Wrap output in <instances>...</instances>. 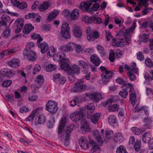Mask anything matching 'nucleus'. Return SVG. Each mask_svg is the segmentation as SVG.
<instances>
[{
  "label": "nucleus",
  "instance_id": "f257e3e1",
  "mask_svg": "<svg viewBox=\"0 0 153 153\" xmlns=\"http://www.w3.org/2000/svg\"><path fill=\"white\" fill-rule=\"evenodd\" d=\"M57 103L54 101H49L46 104V109L52 114H55L57 111Z\"/></svg>",
  "mask_w": 153,
  "mask_h": 153
},
{
  "label": "nucleus",
  "instance_id": "f03ea898",
  "mask_svg": "<svg viewBox=\"0 0 153 153\" xmlns=\"http://www.w3.org/2000/svg\"><path fill=\"white\" fill-rule=\"evenodd\" d=\"M74 126V125L71 124L69 126L66 127L65 130L64 131L63 136L65 137L64 144L65 146H68L69 144V137L70 135Z\"/></svg>",
  "mask_w": 153,
  "mask_h": 153
},
{
  "label": "nucleus",
  "instance_id": "7ed1b4c3",
  "mask_svg": "<svg viewBox=\"0 0 153 153\" xmlns=\"http://www.w3.org/2000/svg\"><path fill=\"white\" fill-rule=\"evenodd\" d=\"M136 27V23L133 22L131 27L127 29L125 33L123 34V36L125 41L127 43L131 39V34L133 33L134 30Z\"/></svg>",
  "mask_w": 153,
  "mask_h": 153
},
{
  "label": "nucleus",
  "instance_id": "20e7f679",
  "mask_svg": "<svg viewBox=\"0 0 153 153\" xmlns=\"http://www.w3.org/2000/svg\"><path fill=\"white\" fill-rule=\"evenodd\" d=\"M97 0H90L89 1H87L86 2H82L79 6V8L82 10H85L91 14H93V13L91 10H89V8L92 4L93 2H96Z\"/></svg>",
  "mask_w": 153,
  "mask_h": 153
},
{
  "label": "nucleus",
  "instance_id": "39448f33",
  "mask_svg": "<svg viewBox=\"0 0 153 153\" xmlns=\"http://www.w3.org/2000/svg\"><path fill=\"white\" fill-rule=\"evenodd\" d=\"M53 80L59 85H64L67 81L66 77L61 75L60 73L54 74L53 76Z\"/></svg>",
  "mask_w": 153,
  "mask_h": 153
},
{
  "label": "nucleus",
  "instance_id": "423d86ee",
  "mask_svg": "<svg viewBox=\"0 0 153 153\" xmlns=\"http://www.w3.org/2000/svg\"><path fill=\"white\" fill-rule=\"evenodd\" d=\"M113 74V73L111 71L108 70L105 72L102 73L101 76L103 84L105 85L109 81L110 78L112 77Z\"/></svg>",
  "mask_w": 153,
  "mask_h": 153
},
{
  "label": "nucleus",
  "instance_id": "0eeeda50",
  "mask_svg": "<svg viewBox=\"0 0 153 153\" xmlns=\"http://www.w3.org/2000/svg\"><path fill=\"white\" fill-rule=\"evenodd\" d=\"M86 97L91 99L94 102H97L102 99V94L100 92L95 93L93 94L88 93L86 94Z\"/></svg>",
  "mask_w": 153,
  "mask_h": 153
},
{
  "label": "nucleus",
  "instance_id": "6e6552de",
  "mask_svg": "<svg viewBox=\"0 0 153 153\" xmlns=\"http://www.w3.org/2000/svg\"><path fill=\"white\" fill-rule=\"evenodd\" d=\"M79 143L83 150H86L88 147V140L85 136L81 137L79 140Z\"/></svg>",
  "mask_w": 153,
  "mask_h": 153
},
{
  "label": "nucleus",
  "instance_id": "1a4fd4ad",
  "mask_svg": "<svg viewBox=\"0 0 153 153\" xmlns=\"http://www.w3.org/2000/svg\"><path fill=\"white\" fill-rule=\"evenodd\" d=\"M9 66L11 68H17L20 66V60L19 59L13 58L7 62Z\"/></svg>",
  "mask_w": 153,
  "mask_h": 153
},
{
  "label": "nucleus",
  "instance_id": "9d476101",
  "mask_svg": "<svg viewBox=\"0 0 153 153\" xmlns=\"http://www.w3.org/2000/svg\"><path fill=\"white\" fill-rule=\"evenodd\" d=\"M83 117V114L81 111H76L70 116L71 119L74 121H79L80 118H82Z\"/></svg>",
  "mask_w": 153,
  "mask_h": 153
},
{
  "label": "nucleus",
  "instance_id": "9b49d317",
  "mask_svg": "<svg viewBox=\"0 0 153 153\" xmlns=\"http://www.w3.org/2000/svg\"><path fill=\"white\" fill-rule=\"evenodd\" d=\"M87 87L85 85H75V86L71 90L72 92H81L85 91Z\"/></svg>",
  "mask_w": 153,
  "mask_h": 153
},
{
  "label": "nucleus",
  "instance_id": "f8f14e48",
  "mask_svg": "<svg viewBox=\"0 0 153 153\" xmlns=\"http://www.w3.org/2000/svg\"><path fill=\"white\" fill-rule=\"evenodd\" d=\"M1 72V74L6 77L10 78L14 75L12 70L9 68H5L2 69Z\"/></svg>",
  "mask_w": 153,
  "mask_h": 153
},
{
  "label": "nucleus",
  "instance_id": "ddd939ff",
  "mask_svg": "<svg viewBox=\"0 0 153 153\" xmlns=\"http://www.w3.org/2000/svg\"><path fill=\"white\" fill-rule=\"evenodd\" d=\"M90 61L97 67L102 62L100 58L95 54H93L91 56Z\"/></svg>",
  "mask_w": 153,
  "mask_h": 153
},
{
  "label": "nucleus",
  "instance_id": "4468645a",
  "mask_svg": "<svg viewBox=\"0 0 153 153\" xmlns=\"http://www.w3.org/2000/svg\"><path fill=\"white\" fill-rule=\"evenodd\" d=\"M44 81L43 76L42 75H39L35 80V86L37 88H39Z\"/></svg>",
  "mask_w": 153,
  "mask_h": 153
},
{
  "label": "nucleus",
  "instance_id": "2eb2a0df",
  "mask_svg": "<svg viewBox=\"0 0 153 153\" xmlns=\"http://www.w3.org/2000/svg\"><path fill=\"white\" fill-rule=\"evenodd\" d=\"M15 23L17 26L16 30V33L19 32L22 29L24 25V21L22 19H18L16 20Z\"/></svg>",
  "mask_w": 153,
  "mask_h": 153
},
{
  "label": "nucleus",
  "instance_id": "dca6fc26",
  "mask_svg": "<svg viewBox=\"0 0 153 153\" xmlns=\"http://www.w3.org/2000/svg\"><path fill=\"white\" fill-rule=\"evenodd\" d=\"M66 118L65 117H62L60 120V123L58 128V133L59 134H61L65 126Z\"/></svg>",
  "mask_w": 153,
  "mask_h": 153
},
{
  "label": "nucleus",
  "instance_id": "f3484780",
  "mask_svg": "<svg viewBox=\"0 0 153 153\" xmlns=\"http://www.w3.org/2000/svg\"><path fill=\"white\" fill-rule=\"evenodd\" d=\"M24 55L27 56L28 59L31 61L35 60L37 58L36 53L33 51H28L27 55Z\"/></svg>",
  "mask_w": 153,
  "mask_h": 153
},
{
  "label": "nucleus",
  "instance_id": "a211bd4d",
  "mask_svg": "<svg viewBox=\"0 0 153 153\" xmlns=\"http://www.w3.org/2000/svg\"><path fill=\"white\" fill-rule=\"evenodd\" d=\"M83 122V123L82 124L81 126V130L85 131L86 132H90L91 130V128L90 127L88 123L87 122V121L85 120H84Z\"/></svg>",
  "mask_w": 153,
  "mask_h": 153
},
{
  "label": "nucleus",
  "instance_id": "6ab92c4d",
  "mask_svg": "<svg viewBox=\"0 0 153 153\" xmlns=\"http://www.w3.org/2000/svg\"><path fill=\"white\" fill-rule=\"evenodd\" d=\"M101 115V114L100 113L93 114L91 117V121L94 124H97Z\"/></svg>",
  "mask_w": 153,
  "mask_h": 153
},
{
  "label": "nucleus",
  "instance_id": "aec40b11",
  "mask_svg": "<svg viewBox=\"0 0 153 153\" xmlns=\"http://www.w3.org/2000/svg\"><path fill=\"white\" fill-rule=\"evenodd\" d=\"M34 44L33 42H28L26 48L23 52V54L26 55L28 51H33L32 50L34 48Z\"/></svg>",
  "mask_w": 153,
  "mask_h": 153
},
{
  "label": "nucleus",
  "instance_id": "412c9836",
  "mask_svg": "<svg viewBox=\"0 0 153 153\" xmlns=\"http://www.w3.org/2000/svg\"><path fill=\"white\" fill-rule=\"evenodd\" d=\"M38 46L41 49V52L42 53H45L49 48L48 44L45 42L39 43Z\"/></svg>",
  "mask_w": 153,
  "mask_h": 153
},
{
  "label": "nucleus",
  "instance_id": "4be33fe9",
  "mask_svg": "<svg viewBox=\"0 0 153 153\" xmlns=\"http://www.w3.org/2000/svg\"><path fill=\"white\" fill-rule=\"evenodd\" d=\"M123 137L120 132H117L114 135V141L117 143L119 142L120 143L123 141Z\"/></svg>",
  "mask_w": 153,
  "mask_h": 153
},
{
  "label": "nucleus",
  "instance_id": "5701e85b",
  "mask_svg": "<svg viewBox=\"0 0 153 153\" xmlns=\"http://www.w3.org/2000/svg\"><path fill=\"white\" fill-rule=\"evenodd\" d=\"M143 126L146 129L150 128H151L152 120L151 118L149 117L144 118L143 120Z\"/></svg>",
  "mask_w": 153,
  "mask_h": 153
},
{
  "label": "nucleus",
  "instance_id": "b1692460",
  "mask_svg": "<svg viewBox=\"0 0 153 153\" xmlns=\"http://www.w3.org/2000/svg\"><path fill=\"white\" fill-rule=\"evenodd\" d=\"M35 121L37 124H44L46 121L45 117L43 115H40L36 118Z\"/></svg>",
  "mask_w": 153,
  "mask_h": 153
},
{
  "label": "nucleus",
  "instance_id": "393cba45",
  "mask_svg": "<svg viewBox=\"0 0 153 153\" xmlns=\"http://www.w3.org/2000/svg\"><path fill=\"white\" fill-rule=\"evenodd\" d=\"M74 35L77 38H81L82 33L81 28L79 27H74L72 31Z\"/></svg>",
  "mask_w": 153,
  "mask_h": 153
},
{
  "label": "nucleus",
  "instance_id": "a878e982",
  "mask_svg": "<svg viewBox=\"0 0 153 153\" xmlns=\"http://www.w3.org/2000/svg\"><path fill=\"white\" fill-rule=\"evenodd\" d=\"M112 45L114 46L117 47H123L125 45V43L123 41L122 38L120 39V40H117L115 39H113Z\"/></svg>",
  "mask_w": 153,
  "mask_h": 153
},
{
  "label": "nucleus",
  "instance_id": "bb28decb",
  "mask_svg": "<svg viewBox=\"0 0 153 153\" xmlns=\"http://www.w3.org/2000/svg\"><path fill=\"white\" fill-rule=\"evenodd\" d=\"M86 108L88 109L87 117L88 118L90 117V115L94 109V106L92 103H90L88 105L86 106Z\"/></svg>",
  "mask_w": 153,
  "mask_h": 153
},
{
  "label": "nucleus",
  "instance_id": "cd10ccee",
  "mask_svg": "<svg viewBox=\"0 0 153 153\" xmlns=\"http://www.w3.org/2000/svg\"><path fill=\"white\" fill-rule=\"evenodd\" d=\"M134 65L135 67L133 65L128 66L127 65H124V68L128 70V71H132L134 73L137 74L138 72V69L135 67L136 64L135 63H134Z\"/></svg>",
  "mask_w": 153,
  "mask_h": 153
},
{
  "label": "nucleus",
  "instance_id": "c85d7f7f",
  "mask_svg": "<svg viewBox=\"0 0 153 153\" xmlns=\"http://www.w3.org/2000/svg\"><path fill=\"white\" fill-rule=\"evenodd\" d=\"M69 70L68 73H71L74 74H78L80 72L79 68L76 65H73L72 68L71 67Z\"/></svg>",
  "mask_w": 153,
  "mask_h": 153
},
{
  "label": "nucleus",
  "instance_id": "c756f323",
  "mask_svg": "<svg viewBox=\"0 0 153 153\" xmlns=\"http://www.w3.org/2000/svg\"><path fill=\"white\" fill-rule=\"evenodd\" d=\"M34 28V26L30 24H26L23 30V32L25 34H28L30 33Z\"/></svg>",
  "mask_w": 153,
  "mask_h": 153
},
{
  "label": "nucleus",
  "instance_id": "7c9ffc66",
  "mask_svg": "<svg viewBox=\"0 0 153 153\" xmlns=\"http://www.w3.org/2000/svg\"><path fill=\"white\" fill-rule=\"evenodd\" d=\"M79 16L78 10L76 9H74L70 14V16L72 20H76L78 19Z\"/></svg>",
  "mask_w": 153,
  "mask_h": 153
},
{
  "label": "nucleus",
  "instance_id": "2f4dec72",
  "mask_svg": "<svg viewBox=\"0 0 153 153\" xmlns=\"http://www.w3.org/2000/svg\"><path fill=\"white\" fill-rule=\"evenodd\" d=\"M152 137L151 133L149 132L145 133L143 135L142 140L143 142L145 143H149L151 140Z\"/></svg>",
  "mask_w": 153,
  "mask_h": 153
},
{
  "label": "nucleus",
  "instance_id": "473e14b6",
  "mask_svg": "<svg viewBox=\"0 0 153 153\" xmlns=\"http://www.w3.org/2000/svg\"><path fill=\"white\" fill-rule=\"evenodd\" d=\"M59 13V10H54L53 12L49 15L48 17V19L49 21L52 20L53 19L56 17Z\"/></svg>",
  "mask_w": 153,
  "mask_h": 153
},
{
  "label": "nucleus",
  "instance_id": "72a5a7b5",
  "mask_svg": "<svg viewBox=\"0 0 153 153\" xmlns=\"http://www.w3.org/2000/svg\"><path fill=\"white\" fill-rule=\"evenodd\" d=\"M67 62H62L61 65V68L62 70L67 71L68 73V71L71 67Z\"/></svg>",
  "mask_w": 153,
  "mask_h": 153
},
{
  "label": "nucleus",
  "instance_id": "f704fd0d",
  "mask_svg": "<svg viewBox=\"0 0 153 153\" xmlns=\"http://www.w3.org/2000/svg\"><path fill=\"white\" fill-rule=\"evenodd\" d=\"M49 6L48 2H45L40 6L39 7V10L41 12L44 11L48 9Z\"/></svg>",
  "mask_w": 153,
  "mask_h": 153
},
{
  "label": "nucleus",
  "instance_id": "c9c22d12",
  "mask_svg": "<svg viewBox=\"0 0 153 153\" xmlns=\"http://www.w3.org/2000/svg\"><path fill=\"white\" fill-rule=\"evenodd\" d=\"M75 45L74 42H70L65 45L66 52H70L73 50V48Z\"/></svg>",
  "mask_w": 153,
  "mask_h": 153
},
{
  "label": "nucleus",
  "instance_id": "e433bc0d",
  "mask_svg": "<svg viewBox=\"0 0 153 153\" xmlns=\"http://www.w3.org/2000/svg\"><path fill=\"white\" fill-rule=\"evenodd\" d=\"M11 35V30L9 27H7L4 31L2 36L4 38H9Z\"/></svg>",
  "mask_w": 153,
  "mask_h": 153
},
{
  "label": "nucleus",
  "instance_id": "4c0bfd02",
  "mask_svg": "<svg viewBox=\"0 0 153 153\" xmlns=\"http://www.w3.org/2000/svg\"><path fill=\"white\" fill-rule=\"evenodd\" d=\"M119 105L117 104H114L111 105H109L108 110L109 112L118 111Z\"/></svg>",
  "mask_w": 153,
  "mask_h": 153
},
{
  "label": "nucleus",
  "instance_id": "58836bf2",
  "mask_svg": "<svg viewBox=\"0 0 153 153\" xmlns=\"http://www.w3.org/2000/svg\"><path fill=\"white\" fill-rule=\"evenodd\" d=\"M108 122L111 125L114 126L113 124L116 122V117L113 115H110L108 118Z\"/></svg>",
  "mask_w": 153,
  "mask_h": 153
},
{
  "label": "nucleus",
  "instance_id": "ea45409f",
  "mask_svg": "<svg viewBox=\"0 0 153 153\" xmlns=\"http://www.w3.org/2000/svg\"><path fill=\"white\" fill-rule=\"evenodd\" d=\"M116 153H127L126 148L123 145H120L117 148Z\"/></svg>",
  "mask_w": 153,
  "mask_h": 153
},
{
  "label": "nucleus",
  "instance_id": "a19ab883",
  "mask_svg": "<svg viewBox=\"0 0 153 153\" xmlns=\"http://www.w3.org/2000/svg\"><path fill=\"white\" fill-rule=\"evenodd\" d=\"M31 38L34 39H38L37 43H39L43 40L42 38L41 37L40 35L39 34L33 33L31 35Z\"/></svg>",
  "mask_w": 153,
  "mask_h": 153
},
{
  "label": "nucleus",
  "instance_id": "79ce46f5",
  "mask_svg": "<svg viewBox=\"0 0 153 153\" xmlns=\"http://www.w3.org/2000/svg\"><path fill=\"white\" fill-rule=\"evenodd\" d=\"M130 100L132 105H134L136 102V94L135 93H130Z\"/></svg>",
  "mask_w": 153,
  "mask_h": 153
},
{
  "label": "nucleus",
  "instance_id": "37998d69",
  "mask_svg": "<svg viewBox=\"0 0 153 153\" xmlns=\"http://www.w3.org/2000/svg\"><path fill=\"white\" fill-rule=\"evenodd\" d=\"M132 71H128L127 75L129 78L130 80L132 81L135 80L136 79V76L133 72Z\"/></svg>",
  "mask_w": 153,
  "mask_h": 153
},
{
  "label": "nucleus",
  "instance_id": "c03bdc74",
  "mask_svg": "<svg viewBox=\"0 0 153 153\" xmlns=\"http://www.w3.org/2000/svg\"><path fill=\"white\" fill-rule=\"evenodd\" d=\"M82 21L87 24L91 23L93 21V16L89 17L88 16H86L82 19Z\"/></svg>",
  "mask_w": 153,
  "mask_h": 153
},
{
  "label": "nucleus",
  "instance_id": "a18cd8bd",
  "mask_svg": "<svg viewBox=\"0 0 153 153\" xmlns=\"http://www.w3.org/2000/svg\"><path fill=\"white\" fill-rule=\"evenodd\" d=\"M59 54L60 59L61 62H62V61H64L65 62H69V59L66 58L65 53L62 52H60Z\"/></svg>",
  "mask_w": 153,
  "mask_h": 153
},
{
  "label": "nucleus",
  "instance_id": "49530a36",
  "mask_svg": "<svg viewBox=\"0 0 153 153\" xmlns=\"http://www.w3.org/2000/svg\"><path fill=\"white\" fill-rule=\"evenodd\" d=\"M70 30L64 31L63 33L62 31H61L62 36L66 39H68L70 38L71 35L70 34Z\"/></svg>",
  "mask_w": 153,
  "mask_h": 153
},
{
  "label": "nucleus",
  "instance_id": "de8ad7c7",
  "mask_svg": "<svg viewBox=\"0 0 153 153\" xmlns=\"http://www.w3.org/2000/svg\"><path fill=\"white\" fill-rule=\"evenodd\" d=\"M141 41L144 43L147 42L149 39V35L145 33H144L141 38Z\"/></svg>",
  "mask_w": 153,
  "mask_h": 153
},
{
  "label": "nucleus",
  "instance_id": "09e8293b",
  "mask_svg": "<svg viewBox=\"0 0 153 153\" xmlns=\"http://www.w3.org/2000/svg\"><path fill=\"white\" fill-rule=\"evenodd\" d=\"M18 5V6L16 7L22 10L26 8L27 6V4L25 2H22L21 3L19 2Z\"/></svg>",
  "mask_w": 153,
  "mask_h": 153
},
{
  "label": "nucleus",
  "instance_id": "8fccbe9b",
  "mask_svg": "<svg viewBox=\"0 0 153 153\" xmlns=\"http://www.w3.org/2000/svg\"><path fill=\"white\" fill-rule=\"evenodd\" d=\"M56 68L55 65L52 64H49L48 65L46 68V70L47 71H51L54 70Z\"/></svg>",
  "mask_w": 153,
  "mask_h": 153
},
{
  "label": "nucleus",
  "instance_id": "3c124183",
  "mask_svg": "<svg viewBox=\"0 0 153 153\" xmlns=\"http://www.w3.org/2000/svg\"><path fill=\"white\" fill-rule=\"evenodd\" d=\"M97 50L100 53L102 56H103L105 55V52L104 51V48L100 45H98L97 46Z\"/></svg>",
  "mask_w": 153,
  "mask_h": 153
},
{
  "label": "nucleus",
  "instance_id": "603ef678",
  "mask_svg": "<svg viewBox=\"0 0 153 153\" xmlns=\"http://www.w3.org/2000/svg\"><path fill=\"white\" fill-rule=\"evenodd\" d=\"M101 149L99 146L98 145H95L91 149V152H100Z\"/></svg>",
  "mask_w": 153,
  "mask_h": 153
},
{
  "label": "nucleus",
  "instance_id": "864d4df0",
  "mask_svg": "<svg viewBox=\"0 0 153 153\" xmlns=\"http://www.w3.org/2000/svg\"><path fill=\"white\" fill-rule=\"evenodd\" d=\"M128 91L124 90H122L119 93V94L123 98H126L128 95Z\"/></svg>",
  "mask_w": 153,
  "mask_h": 153
},
{
  "label": "nucleus",
  "instance_id": "5fc2aeb1",
  "mask_svg": "<svg viewBox=\"0 0 153 153\" xmlns=\"http://www.w3.org/2000/svg\"><path fill=\"white\" fill-rule=\"evenodd\" d=\"M61 31L63 33L64 31H69L70 28L69 27L67 23L63 24L61 27Z\"/></svg>",
  "mask_w": 153,
  "mask_h": 153
},
{
  "label": "nucleus",
  "instance_id": "6e6d98bb",
  "mask_svg": "<svg viewBox=\"0 0 153 153\" xmlns=\"http://www.w3.org/2000/svg\"><path fill=\"white\" fill-rule=\"evenodd\" d=\"M75 45L73 48V49L75 48L76 52L79 53L83 50V48L81 46L79 45H77L75 43Z\"/></svg>",
  "mask_w": 153,
  "mask_h": 153
},
{
  "label": "nucleus",
  "instance_id": "4d7b16f0",
  "mask_svg": "<svg viewBox=\"0 0 153 153\" xmlns=\"http://www.w3.org/2000/svg\"><path fill=\"white\" fill-rule=\"evenodd\" d=\"M42 108H38L33 111L32 113L35 116H37L41 114L42 113Z\"/></svg>",
  "mask_w": 153,
  "mask_h": 153
},
{
  "label": "nucleus",
  "instance_id": "13d9d810",
  "mask_svg": "<svg viewBox=\"0 0 153 153\" xmlns=\"http://www.w3.org/2000/svg\"><path fill=\"white\" fill-rule=\"evenodd\" d=\"M113 131L111 130H108L106 131L105 137L108 139L111 138L113 136Z\"/></svg>",
  "mask_w": 153,
  "mask_h": 153
},
{
  "label": "nucleus",
  "instance_id": "bf43d9fd",
  "mask_svg": "<svg viewBox=\"0 0 153 153\" xmlns=\"http://www.w3.org/2000/svg\"><path fill=\"white\" fill-rule=\"evenodd\" d=\"M134 148L136 152H138L141 148V143L138 141H137L134 143Z\"/></svg>",
  "mask_w": 153,
  "mask_h": 153
},
{
  "label": "nucleus",
  "instance_id": "052dcab7",
  "mask_svg": "<svg viewBox=\"0 0 153 153\" xmlns=\"http://www.w3.org/2000/svg\"><path fill=\"white\" fill-rule=\"evenodd\" d=\"M115 53L112 50H111L109 55V60L111 62L114 61Z\"/></svg>",
  "mask_w": 153,
  "mask_h": 153
},
{
  "label": "nucleus",
  "instance_id": "680f3d73",
  "mask_svg": "<svg viewBox=\"0 0 153 153\" xmlns=\"http://www.w3.org/2000/svg\"><path fill=\"white\" fill-rule=\"evenodd\" d=\"M145 63L146 65L150 68H152L153 66V64L151 59L148 58H147L145 61Z\"/></svg>",
  "mask_w": 153,
  "mask_h": 153
},
{
  "label": "nucleus",
  "instance_id": "e2e57ef3",
  "mask_svg": "<svg viewBox=\"0 0 153 153\" xmlns=\"http://www.w3.org/2000/svg\"><path fill=\"white\" fill-rule=\"evenodd\" d=\"M149 0H139V2L140 3L139 4V5H142L143 6L145 7H147L149 4L147 2V1Z\"/></svg>",
  "mask_w": 153,
  "mask_h": 153
},
{
  "label": "nucleus",
  "instance_id": "0e129e2a",
  "mask_svg": "<svg viewBox=\"0 0 153 153\" xmlns=\"http://www.w3.org/2000/svg\"><path fill=\"white\" fill-rule=\"evenodd\" d=\"M144 78L148 80H153V70H152L150 71L149 75H144Z\"/></svg>",
  "mask_w": 153,
  "mask_h": 153
},
{
  "label": "nucleus",
  "instance_id": "69168bd1",
  "mask_svg": "<svg viewBox=\"0 0 153 153\" xmlns=\"http://www.w3.org/2000/svg\"><path fill=\"white\" fill-rule=\"evenodd\" d=\"M55 123V120L53 118H52L50 119L49 120L48 126V128H52L54 125Z\"/></svg>",
  "mask_w": 153,
  "mask_h": 153
},
{
  "label": "nucleus",
  "instance_id": "338daca9",
  "mask_svg": "<svg viewBox=\"0 0 153 153\" xmlns=\"http://www.w3.org/2000/svg\"><path fill=\"white\" fill-rule=\"evenodd\" d=\"M41 70V68L40 66L38 65H35L34 70H33L32 73L34 75L36 74V72H38L39 71Z\"/></svg>",
  "mask_w": 153,
  "mask_h": 153
},
{
  "label": "nucleus",
  "instance_id": "774afa93",
  "mask_svg": "<svg viewBox=\"0 0 153 153\" xmlns=\"http://www.w3.org/2000/svg\"><path fill=\"white\" fill-rule=\"evenodd\" d=\"M131 130L136 135H139L140 133V130L137 127H134L131 128Z\"/></svg>",
  "mask_w": 153,
  "mask_h": 153
}]
</instances>
